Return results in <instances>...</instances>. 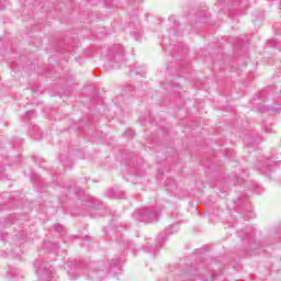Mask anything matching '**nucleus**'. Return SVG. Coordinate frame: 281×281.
Segmentation results:
<instances>
[{
	"instance_id": "423d86ee",
	"label": "nucleus",
	"mask_w": 281,
	"mask_h": 281,
	"mask_svg": "<svg viewBox=\"0 0 281 281\" xmlns=\"http://www.w3.org/2000/svg\"><path fill=\"white\" fill-rule=\"evenodd\" d=\"M55 232H57V234H60V236H65V234H67V229H65V226L60 225V224H56L54 226Z\"/></svg>"
},
{
	"instance_id": "9d476101",
	"label": "nucleus",
	"mask_w": 281,
	"mask_h": 281,
	"mask_svg": "<svg viewBox=\"0 0 281 281\" xmlns=\"http://www.w3.org/2000/svg\"><path fill=\"white\" fill-rule=\"evenodd\" d=\"M16 269L15 268H10L8 273L11 274V276H16Z\"/></svg>"
},
{
	"instance_id": "20e7f679",
	"label": "nucleus",
	"mask_w": 281,
	"mask_h": 281,
	"mask_svg": "<svg viewBox=\"0 0 281 281\" xmlns=\"http://www.w3.org/2000/svg\"><path fill=\"white\" fill-rule=\"evenodd\" d=\"M21 254H23V250L21 249V247H15V248H7L0 254V256L1 258H21Z\"/></svg>"
},
{
	"instance_id": "2eb2a0df",
	"label": "nucleus",
	"mask_w": 281,
	"mask_h": 281,
	"mask_svg": "<svg viewBox=\"0 0 281 281\" xmlns=\"http://www.w3.org/2000/svg\"><path fill=\"white\" fill-rule=\"evenodd\" d=\"M146 251H150V248H147V250Z\"/></svg>"
},
{
	"instance_id": "f03ea898",
	"label": "nucleus",
	"mask_w": 281,
	"mask_h": 281,
	"mask_svg": "<svg viewBox=\"0 0 281 281\" xmlns=\"http://www.w3.org/2000/svg\"><path fill=\"white\" fill-rule=\"evenodd\" d=\"M133 216L139 223H157L159 221V212L157 211L148 212L144 209H138L134 212Z\"/></svg>"
},
{
	"instance_id": "f8f14e48",
	"label": "nucleus",
	"mask_w": 281,
	"mask_h": 281,
	"mask_svg": "<svg viewBox=\"0 0 281 281\" xmlns=\"http://www.w3.org/2000/svg\"><path fill=\"white\" fill-rule=\"evenodd\" d=\"M33 113H34V111H29V112H26V116L32 115Z\"/></svg>"
},
{
	"instance_id": "39448f33",
	"label": "nucleus",
	"mask_w": 281,
	"mask_h": 281,
	"mask_svg": "<svg viewBox=\"0 0 281 281\" xmlns=\"http://www.w3.org/2000/svg\"><path fill=\"white\" fill-rule=\"evenodd\" d=\"M66 271L71 276L76 272V269H78V261L70 260L65 265Z\"/></svg>"
},
{
	"instance_id": "1a4fd4ad",
	"label": "nucleus",
	"mask_w": 281,
	"mask_h": 281,
	"mask_svg": "<svg viewBox=\"0 0 281 281\" xmlns=\"http://www.w3.org/2000/svg\"><path fill=\"white\" fill-rule=\"evenodd\" d=\"M125 137H135V132L133 130H127L125 132Z\"/></svg>"
},
{
	"instance_id": "ddd939ff",
	"label": "nucleus",
	"mask_w": 281,
	"mask_h": 281,
	"mask_svg": "<svg viewBox=\"0 0 281 281\" xmlns=\"http://www.w3.org/2000/svg\"><path fill=\"white\" fill-rule=\"evenodd\" d=\"M166 234H172V233H170V228L166 229Z\"/></svg>"
},
{
	"instance_id": "4468645a",
	"label": "nucleus",
	"mask_w": 281,
	"mask_h": 281,
	"mask_svg": "<svg viewBox=\"0 0 281 281\" xmlns=\"http://www.w3.org/2000/svg\"><path fill=\"white\" fill-rule=\"evenodd\" d=\"M134 87L133 86H130V91H134Z\"/></svg>"
},
{
	"instance_id": "9b49d317",
	"label": "nucleus",
	"mask_w": 281,
	"mask_h": 281,
	"mask_svg": "<svg viewBox=\"0 0 281 281\" xmlns=\"http://www.w3.org/2000/svg\"><path fill=\"white\" fill-rule=\"evenodd\" d=\"M76 238H78L77 236H69L67 237V240H76Z\"/></svg>"
},
{
	"instance_id": "7ed1b4c3",
	"label": "nucleus",
	"mask_w": 281,
	"mask_h": 281,
	"mask_svg": "<svg viewBox=\"0 0 281 281\" xmlns=\"http://www.w3.org/2000/svg\"><path fill=\"white\" fill-rule=\"evenodd\" d=\"M34 269L37 273L38 281H52V266L49 263L36 260L34 262Z\"/></svg>"
},
{
	"instance_id": "6e6552de",
	"label": "nucleus",
	"mask_w": 281,
	"mask_h": 281,
	"mask_svg": "<svg viewBox=\"0 0 281 281\" xmlns=\"http://www.w3.org/2000/svg\"><path fill=\"white\" fill-rule=\"evenodd\" d=\"M109 196L110 199H121L120 194H117V192L113 189L109 191Z\"/></svg>"
},
{
	"instance_id": "f257e3e1",
	"label": "nucleus",
	"mask_w": 281,
	"mask_h": 281,
	"mask_svg": "<svg viewBox=\"0 0 281 281\" xmlns=\"http://www.w3.org/2000/svg\"><path fill=\"white\" fill-rule=\"evenodd\" d=\"M122 262L124 259L122 258H112L109 262L99 261L90 263V271L88 273L91 280H100V276L105 273H110V276H117V271H122Z\"/></svg>"
},
{
	"instance_id": "0eeeda50",
	"label": "nucleus",
	"mask_w": 281,
	"mask_h": 281,
	"mask_svg": "<svg viewBox=\"0 0 281 281\" xmlns=\"http://www.w3.org/2000/svg\"><path fill=\"white\" fill-rule=\"evenodd\" d=\"M166 240H168V236H166L165 234H159L157 237V245H164V243H166Z\"/></svg>"
}]
</instances>
